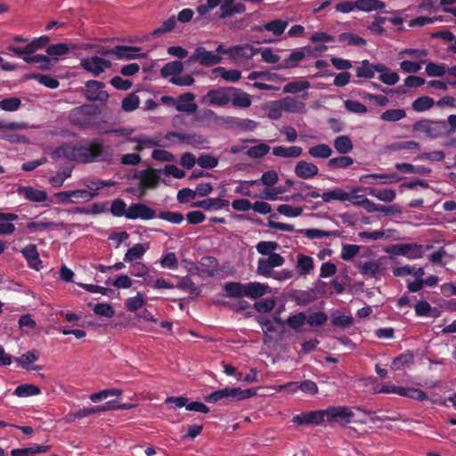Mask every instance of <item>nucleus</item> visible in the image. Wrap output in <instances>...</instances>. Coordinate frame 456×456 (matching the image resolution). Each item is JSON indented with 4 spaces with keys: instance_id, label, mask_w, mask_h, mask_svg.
<instances>
[{
    "instance_id": "obj_13",
    "label": "nucleus",
    "mask_w": 456,
    "mask_h": 456,
    "mask_svg": "<svg viewBox=\"0 0 456 456\" xmlns=\"http://www.w3.org/2000/svg\"><path fill=\"white\" fill-rule=\"evenodd\" d=\"M157 212L154 208L148 207L142 203H134L127 208L126 218L127 219H137L150 220L156 217Z\"/></svg>"
},
{
    "instance_id": "obj_2",
    "label": "nucleus",
    "mask_w": 456,
    "mask_h": 456,
    "mask_svg": "<svg viewBox=\"0 0 456 456\" xmlns=\"http://www.w3.org/2000/svg\"><path fill=\"white\" fill-rule=\"evenodd\" d=\"M256 395L255 388L241 389L240 387H224L214 391L208 395L204 397L207 403H216L222 399H226L231 402L240 401L251 398Z\"/></svg>"
},
{
    "instance_id": "obj_28",
    "label": "nucleus",
    "mask_w": 456,
    "mask_h": 456,
    "mask_svg": "<svg viewBox=\"0 0 456 456\" xmlns=\"http://www.w3.org/2000/svg\"><path fill=\"white\" fill-rule=\"evenodd\" d=\"M338 40L339 43L343 44V45L346 46H364L366 45V40L352 32H343L338 35Z\"/></svg>"
},
{
    "instance_id": "obj_18",
    "label": "nucleus",
    "mask_w": 456,
    "mask_h": 456,
    "mask_svg": "<svg viewBox=\"0 0 456 456\" xmlns=\"http://www.w3.org/2000/svg\"><path fill=\"white\" fill-rule=\"evenodd\" d=\"M294 172L301 179H310L318 175L319 168L314 163L300 160L295 166Z\"/></svg>"
},
{
    "instance_id": "obj_25",
    "label": "nucleus",
    "mask_w": 456,
    "mask_h": 456,
    "mask_svg": "<svg viewBox=\"0 0 456 456\" xmlns=\"http://www.w3.org/2000/svg\"><path fill=\"white\" fill-rule=\"evenodd\" d=\"M288 26V21L282 20H273L261 26H256L254 30L263 31L267 30L273 33L275 36H281Z\"/></svg>"
},
{
    "instance_id": "obj_10",
    "label": "nucleus",
    "mask_w": 456,
    "mask_h": 456,
    "mask_svg": "<svg viewBox=\"0 0 456 456\" xmlns=\"http://www.w3.org/2000/svg\"><path fill=\"white\" fill-rule=\"evenodd\" d=\"M324 416L328 421L347 424L351 422L354 414L347 406H334L324 410Z\"/></svg>"
},
{
    "instance_id": "obj_4",
    "label": "nucleus",
    "mask_w": 456,
    "mask_h": 456,
    "mask_svg": "<svg viewBox=\"0 0 456 456\" xmlns=\"http://www.w3.org/2000/svg\"><path fill=\"white\" fill-rule=\"evenodd\" d=\"M86 87L82 90V94L89 102H106L110 94L104 90L105 84L98 80H88L86 82Z\"/></svg>"
},
{
    "instance_id": "obj_9",
    "label": "nucleus",
    "mask_w": 456,
    "mask_h": 456,
    "mask_svg": "<svg viewBox=\"0 0 456 456\" xmlns=\"http://www.w3.org/2000/svg\"><path fill=\"white\" fill-rule=\"evenodd\" d=\"M80 66L85 70L97 77L103 73L105 69L111 67V61L99 56H93L91 58L82 59L80 61Z\"/></svg>"
},
{
    "instance_id": "obj_63",
    "label": "nucleus",
    "mask_w": 456,
    "mask_h": 456,
    "mask_svg": "<svg viewBox=\"0 0 456 456\" xmlns=\"http://www.w3.org/2000/svg\"><path fill=\"white\" fill-rule=\"evenodd\" d=\"M328 321V315L324 312H315L306 316V322L311 327L322 326Z\"/></svg>"
},
{
    "instance_id": "obj_31",
    "label": "nucleus",
    "mask_w": 456,
    "mask_h": 456,
    "mask_svg": "<svg viewBox=\"0 0 456 456\" xmlns=\"http://www.w3.org/2000/svg\"><path fill=\"white\" fill-rule=\"evenodd\" d=\"M305 54L303 50H297L291 53L281 64H279L276 69H286L297 67L298 62L305 58Z\"/></svg>"
},
{
    "instance_id": "obj_16",
    "label": "nucleus",
    "mask_w": 456,
    "mask_h": 456,
    "mask_svg": "<svg viewBox=\"0 0 456 456\" xmlns=\"http://www.w3.org/2000/svg\"><path fill=\"white\" fill-rule=\"evenodd\" d=\"M359 272L366 276L379 278L385 274L386 267L383 265L382 258L377 261H368L361 264L358 267Z\"/></svg>"
},
{
    "instance_id": "obj_53",
    "label": "nucleus",
    "mask_w": 456,
    "mask_h": 456,
    "mask_svg": "<svg viewBox=\"0 0 456 456\" xmlns=\"http://www.w3.org/2000/svg\"><path fill=\"white\" fill-rule=\"evenodd\" d=\"M406 117V111L403 109H391L384 111L380 118L384 121L395 122Z\"/></svg>"
},
{
    "instance_id": "obj_36",
    "label": "nucleus",
    "mask_w": 456,
    "mask_h": 456,
    "mask_svg": "<svg viewBox=\"0 0 456 456\" xmlns=\"http://www.w3.org/2000/svg\"><path fill=\"white\" fill-rule=\"evenodd\" d=\"M69 120L74 125L80 128H92L93 123L87 116L83 115L81 111L77 112V108L73 109L69 114Z\"/></svg>"
},
{
    "instance_id": "obj_34",
    "label": "nucleus",
    "mask_w": 456,
    "mask_h": 456,
    "mask_svg": "<svg viewBox=\"0 0 456 456\" xmlns=\"http://www.w3.org/2000/svg\"><path fill=\"white\" fill-rule=\"evenodd\" d=\"M268 286L260 282H249L245 284V296L258 298L266 294Z\"/></svg>"
},
{
    "instance_id": "obj_54",
    "label": "nucleus",
    "mask_w": 456,
    "mask_h": 456,
    "mask_svg": "<svg viewBox=\"0 0 456 456\" xmlns=\"http://www.w3.org/2000/svg\"><path fill=\"white\" fill-rule=\"evenodd\" d=\"M387 149L395 151L402 150L419 151L420 149V144L415 141H403L391 143L387 146Z\"/></svg>"
},
{
    "instance_id": "obj_35",
    "label": "nucleus",
    "mask_w": 456,
    "mask_h": 456,
    "mask_svg": "<svg viewBox=\"0 0 456 456\" xmlns=\"http://www.w3.org/2000/svg\"><path fill=\"white\" fill-rule=\"evenodd\" d=\"M25 79H36L40 84L51 89H55L60 85L59 81L55 77L40 73L27 74L25 75Z\"/></svg>"
},
{
    "instance_id": "obj_29",
    "label": "nucleus",
    "mask_w": 456,
    "mask_h": 456,
    "mask_svg": "<svg viewBox=\"0 0 456 456\" xmlns=\"http://www.w3.org/2000/svg\"><path fill=\"white\" fill-rule=\"evenodd\" d=\"M303 149L299 146H276L273 148V154L281 158H298L301 156Z\"/></svg>"
},
{
    "instance_id": "obj_15",
    "label": "nucleus",
    "mask_w": 456,
    "mask_h": 456,
    "mask_svg": "<svg viewBox=\"0 0 456 456\" xmlns=\"http://www.w3.org/2000/svg\"><path fill=\"white\" fill-rule=\"evenodd\" d=\"M324 410L313 411L294 416L292 422L299 426L310 424L319 425L324 420Z\"/></svg>"
},
{
    "instance_id": "obj_27",
    "label": "nucleus",
    "mask_w": 456,
    "mask_h": 456,
    "mask_svg": "<svg viewBox=\"0 0 456 456\" xmlns=\"http://www.w3.org/2000/svg\"><path fill=\"white\" fill-rule=\"evenodd\" d=\"M109 409H110V406H103V405L94 406V407H90V408L85 407L83 409L78 410L77 411L69 413L67 416V419L69 421H73L77 419L86 418V417H88L94 413L109 411Z\"/></svg>"
},
{
    "instance_id": "obj_17",
    "label": "nucleus",
    "mask_w": 456,
    "mask_h": 456,
    "mask_svg": "<svg viewBox=\"0 0 456 456\" xmlns=\"http://www.w3.org/2000/svg\"><path fill=\"white\" fill-rule=\"evenodd\" d=\"M117 60H134L138 58H145L146 53H142L141 47L116 45Z\"/></svg>"
},
{
    "instance_id": "obj_3",
    "label": "nucleus",
    "mask_w": 456,
    "mask_h": 456,
    "mask_svg": "<svg viewBox=\"0 0 456 456\" xmlns=\"http://www.w3.org/2000/svg\"><path fill=\"white\" fill-rule=\"evenodd\" d=\"M319 197H322L324 202H330L331 200L346 201L348 199H350V194L345 191L342 188L336 187L332 190L323 192L322 194H320L316 191H311L305 195L297 193L294 194L291 199L306 201L308 199H317Z\"/></svg>"
},
{
    "instance_id": "obj_11",
    "label": "nucleus",
    "mask_w": 456,
    "mask_h": 456,
    "mask_svg": "<svg viewBox=\"0 0 456 456\" xmlns=\"http://www.w3.org/2000/svg\"><path fill=\"white\" fill-rule=\"evenodd\" d=\"M222 58L218 54H214L206 50L205 47H197L195 53L188 59L189 63L199 62L205 67H211L220 63Z\"/></svg>"
},
{
    "instance_id": "obj_50",
    "label": "nucleus",
    "mask_w": 456,
    "mask_h": 456,
    "mask_svg": "<svg viewBox=\"0 0 456 456\" xmlns=\"http://www.w3.org/2000/svg\"><path fill=\"white\" fill-rule=\"evenodd\" d=\"M435 105V101L429 96H420L412 103V109L417 112H421L431 109Z\"/></svg>"
},
{
    "instance_id": "obj_47",
    "label": "nucleus",
    "mask_w": 456,
    "mask_h": 456,
    "mask_svg": "<svg viewBox=\"0 0 456 456\" xmlns=\"http://www.w3.org/2000/svg\"><path fill=\"white\" fill-rule=\"evenodd\" d=\"M212 73L216 76H220L222 78L231 82H236L240 78L241 73L240 70L231 69L227 70L223 67L215 68Z\"/></svg>"
},
{
    "instance_id": "obj_39",
    "label": "nucleus",
    "mask_w": 456,
    "mask_h": 456,
    "mask_svg": "<svg viewBox=\"0 0 456 456\" xmlns=\"http://www.w3.org/2000/svg\"><path fill=\"white\" fill-rule=\"evenodd\" d=\"M297 258V268L301 275H307L314 270V260L311 256L298 254Z\"/></svg>"
},
{
    "instance_id": "obj_20",
    "label": "nucleus",
    "mask_w": 456,
    "mask_h": 456,
    "mask_svg": "<svg viewBox=\"0 0 456 456\" xmlns=\"http://www.w3.org/2000/svg\"><path fill=\"white\" fill-rule=\"evenodd\" d=\"M21 253L28 261V265L30 268L35 270H39L42 268V261L39 258V254L35 244L27 245L21 250Z\"/></svg>"
},
{
    "instance_id": "obj_59",
    "label": "nucleus",
    "mask_w": 456,
    "mask_h": 456,
    "mask_svg": "<svg viewBox=\"0 0 456 456\" xmlns=\"http://www.w3.org/2000/svg\"><path fill=\"white\" fill-rule=\"evenodd\" d=\"M306 322V314L303 312L290 315L286 320V324L295 330H299Z\"/></svg>"
},
{
    "instance_id": "obj_14",
    "label": "nucleus",
    "mask_w": 456,
    "mask_h": 456,
    "mask_svg": "<svg viewBox=\"0 0 456 456\" xmlns=\"http://www.w3.org/2000/svg\"><path fill=\"white\" fill-rule=\"evenodd\" d=\"M86 45H77L73 43H58L48 46L46 48V53L48 55L53 57V62L55 63L58 61L59 56L65 55L70 53L71 51L77 49H86Z\"/></svg>"
},
{
    "instance_id": "obj_48",
    "label": "nucleus",
    "mask_w": 456,
    "mask_h": 456,
    "mask_svg": "<svg viewBox=\"0 0 456 456\" xmlns=\"http://www.w3.org/2000/svg\"><path fill=\"white\" fill-rule=\"evenodd\" d=\"M108 206H109V201L94 203L90 208H76L75 213L86 214V215H97V214L107 212L109 210Z\"/></svg>"
},
{
    "instance_id": "obj_30",
    "label": "nucleus",
    "mask_w": 456,
    "mask_h": 456,
    "mask_svg": "<svg viewBox=\"0 0 456 456\" xmlns=\"http://www.w3.org/2000/svg\"><path fill=\"white\" fill-rule=\"evenodd\" d=\"M222 2L223 0H206L205 4L197 6V12L200 16L208 19L209 21H213L210 20L211 15L215 13L213 11L217 7L220 8Z\"/></svg>"
},
{
    "instance_id": "obj_22",
    "label": "nucleus",
    "mask_w": 456,
    "mask_h": 456,
    "mask_svg": "<svg viewBox=\"0 0 456 456\" xmlns=\"http://www.w3.org/2000/svg\"><path fill=\"white\" fill-rule=\"evenodd\" d=\"M195 95L192 93H185L178 97L175 109L181 112L194 113L197 110V104L192 102Z\"/></svg>"
},
{
    "instance_id": "obj_41",
    "label": "nucleus",
    "mask_w": 456,
    "mask_h": 456,
    "mask_svg": "<svg viewBox=\"0 0 456 456\" xmlns=\"http://www.w3.org/2000/svg\"><path fill=\"white\" fill-rule=\"evenodd\" d=\"M334 147L340 154L350 152L353 148V142L348 135H340L334 140Z\"/></svg>"
},
{
    "instance_id": "obj_32",
    "label": "nucleus",
    "mask_w": 456,
    "mask_h": 456,
    "mask_svg": "<svg viewBox=\"0 0 456 456\" xmlns=\"http://www.w3.org/2000/svg\"><path fill=\"white\" fill-rule=\"evenodd\" d=\"M379 179V183L382 184L397 183L402 180V177L399 176L396 173L392 174H370L362 175L360 177V182L366 183L367 179Z\"/></svg>"
},
{
    "instance_id": "obj_45",
    "label": "nucleus",
    "mask_w": 456,
    "mask_h": 456,
    "mask_svg": "<svg viewBox=\"0 0 456 456\" xmlns=\"http://www.w3.org/2000/svg\"><path fill=\"white\" fill-rule=\"evenodd\" d=\"M41 393L39 387L33 384H23L18 386L13 391V395L18 397H28L37 395Z\"/></svg>"
},
{
    "instance_id": "obj_37",
    "label": "nucleus",
    "mask_w": 456,
    "mask_h": 456,
    "mask_svg": "<svg viewBox=\"0 0 456 456\" xmlns=\"http://www.w3.org/2000/svg\"><path fill=\"white\" fill-rule=\"evenodd\" d=\"M183 70V64L178 61H173L166 63L160 69L162 77H168L170 76L175 77L182 73Z\"/></svg>"
},
{
    "instance_id": "obj_43",
    "label": "nucleus",
    "mask_w": 456,
    "mask_h": 456,
    "mask_svg": "<svg viewBox=\"0 0 456 456\" xmlns=\"http://www.w3.org/2000/svg\"><path fill=\"white\" fill-rule=\"evenodd\" d=\"M385 3L380 0H356V9L362 12L381 10Z\"/></svg>"
},
{
    "instance_id": "obj_26",
    "label": "nucleus",
    "mask_w": 456,
    "mask_h": 456,
    "mask_svg": "<svg viewBox=\"0 0 456 456\" xmlns=\"http://www.w3.org/2000/svg\"><path fill=\"white\" fill-rule=\"evenodd\" d=\"M229 206V201L227 200L223 199H205L203 200L196 201L191 204L193 208H201L205 210L210 209H220L224 207Z\"/></svg>"
},
{
    "instance_id": "obj_33",
    "label": "nucleus",
    "mask_w": 456,
    "mask_h": 456,
    "mask_svg": "<svg viewBox=\"0 0 456 456\" xmlns=\"http://www.w3.org/2000/svg\"><path fill=\"white\" fill-rule=\"evenodd\" d=\"M286 387H295L294 390L300 389L301 391L309 393L311 395H315L318 392V387L316 383L310 379L304 380L300 384H297V382H289L287 384L281 385L280 389H285Z\"/></svg>"
},
{
    "instance_id": "obj_57",
    "label": "nucleus",
    "mask_w": 456,
    "mask_h": 456,
    "mask_svg": "<svg viewBox=\"0 0 456 456\" xmlns=\"http://www.w3.org/2000/svg\"><path fill=\"white\" fill-rule=\"evenodd\" d=\"M139 103V97L134 93H131L122 100L121 107L124 111L130 112L136 110Z\"/></svg>"
},
{
    "instance_id": "obj_5",
    "label": "nucleus",
    "mask_w": 456,
    "mask_h": 456,
    "mask_svg": "<svg viewBox=\"0 0 456 456\" xmlns=\"http://www.w3.org/2000/svg\"><path fill=\"white\" fill-rule=\"evenodd\" d=\"M386 252L395 256H403L409 259L421 258L424 255L423 246L417 243L394 244L387 247Z\"/></svg>"
},
{
    "instance_id": "obj_1",
    "label": "nucleus",
    "mask_w": 456,
    "mask_h": 456,
    "mask_svg": "<svg viewBox=\"0 0 456 456\" xmlns=\"http://www.w3.org/2000/svg\"><path fill=\"white\" fill-rule=\"evenodd\" d=\"M54 159L66 158L79 163L110 161L113 157V149L104 145L101 140L86 141L76 145L60 146L53 152Z\"/></svg>"
},
{
    "instance_id": "obj_56",
    "label": "nucleus",
    "mask_w": 456,
    "mask_h": 456,
    "mask_svg": "<svg viewBox=\"0 0 456 456\" xmlns=\"http://www.w3.org/2000/svg\"><path fill=\"white\" fill-rule=\"evenodd\" d=\"M356 76L363 78H372L375 76L373 64L368 60H363L361 66L356 68Z\"/></svg>"
},
{
    "instance_id": "obj_19",
    "label": "nucleus",
    "mask_w": 456,
    "mask_h": 456,
    "mask_svg": "<svg viewBox=\"0 0 456 456\" xmlns=\"http://www.w3.org/2000/svg\"><path fill=\"white\" fill-rule=\"evenodd\" d=\"M275 104L280 105L284 111L289 113H304L305 111V103L290 96L282 98Z\"/></svg>"
},
{
    "instance_id": "obj_40",
    "label": "nucleus",
    "mask_w": 456,
    "mask_h": 456,
    "mask_svg": "<svg viewBox=\"0 0 456 456\" xmlns=\"http://www.w3.org/2000/svg\"><path fill=\"white\" fill-rule=\"evenodd\" d=\"M297 232L304 234L306 238L310 240L316 238L321 239L325 237H336L338 235L337 231L330 232L320 229H299L297 230Z\"/></svg>"
},
{
    "instance_id": "obj_64",
    "label": "nucleus",
    "mask_w": 456,
    "mask_h": 456,
    "mask_svg": "<svg viewBox=\"0 0 456 456\" xmlns=\"http://www.w3.org/2000/svg\"><path fill=\"white\" fill-rule=\"evenodd\" d=\"M273 266L272 264L268 261L267 258H259L257 261V268L256 273L259 275L265 276V277H270L273 275Z\"/></svg>"
},
{
    "instance_id": "obj_23",
    "label": "nucleus",
    "mask_w": 456,
    "mask_h": 456,
    "mask_svg": "<svg viewBox=\"0 0 456 456\" xmlns=\"http://www.w3.org/2000/svg\"><path fill=\"white\" fill-rule=\"evenodd\" d=\"M17 192L33 202H43L47 199L46 191L35 189L32 186L19 187Z\"/></svg>"
},
{
    "instance_id": "obj_52",
    "label": "nucleus",
    "mask_w": 456,
    "mask_h": 456,
    "mask_svg": "<svg viewBox=\"0 0 456 456\" xmlns=\"http://www.w3.org/2000/svg\"><path fill=\"white\" fill-rule=\"evenodd\" d=\"M176 288L188 290L191 295L199 296L200 293V289L195 285L190 276L182 277L176 284Z\"/></svg>"
},
{
    "instance_id": "obj_51",
    "label": "nucleus",
    "mask_w": 456,
    "mask_h": 456,
    "mask_svg": "<svg viewBox=\"0 0 456 456\" xmlns=\"http://www.w3.org/2000/svg\"><path fill=\"white\" fill-rule=\"evenodd\" d=\"M39 353L37 350H31L28 351L23 354H21L20 357L16 358L15 361L21 365L22 368L28 370L29 364L35 362L38 360Z\"/></svg>"
},
{
    "instance_id": "obj_8",
    "label": "nucleus",
    "mask_w": 456,
    "mask_h": 456,
    "mask_svg": "<svg viewBox=\"0 0 456 456\" xmlns=\"http://www.w3.org/2000/svg\"><path fill=\"white\" fill-rule=\"evenodd\" d=\"M232 92H234L232 86L211 89L202 99V102H206L208 99L209 105L224 106L231 102V98L233 96Z\"/></svg>"
},
{
    "instance_id": "obj_24",
    "label": "nucleus",
    "mask_w": 456,
    "mask_h": 456,
    "mask_svg": "<svg viewBox=\"0 0 456 456\" xmlns=\"http://www.w3.org/2000/svg\"><path fill=\"white\" fill-rule=\"evenodd\" d=\"M158 172L161 173L162 171L161 169L157 170L154 168H149L142 170L140 175H136V177L142 179V183L144 187L155 188L158 186L159 181V177L157 175Z\"/></svg>"
},
{
    "instance_id": "obj_62",
    "label": "nucleus",
    "mask_w": 456,
    "mask_h": 456,
    "mask_svg": "<svg viewBox=\"0 0 456 456\" xmlns=\"http://www.w3.org/2000/svg\"><path fill=\"white\" fill-rule=\"evenodd\" d=\"M277 211L279 214L284 215L288 217H297L302 215L303 208L300 207H292L288 204H282L277 208Z\"/></svg>"
},
{
    "instance_id": "obj_38",
    "label": "nucleus",
    "mask_w": 456,
    "mask_h": 456,
    "mask_svg": "<svg viewBox=\"0 0 456 456\" xmlns=\"http://www.w3.org/2000/svg\"><path fill=\"white\" fill-rule=\"evenodd\" d=\"M233 96L231 98V102L233 106L248 108L251 105V100L247 93L235 87H233Z\"/></svg>"
},
{
    "instance_id": "obj_7",
    "label": "nucleus",
    "mask_w": 456,
    "mask_h": 456,
    "mask_svg": "<svg viewBox=\"0 0 456 456\" xmlns=\"http://www.w3.org/2000/svg\"><path fill=\"white\" fill-rule=\"evenodd\" d=\"M165 138L172 142H175V139L179 144H186L194 148H199L208 142V139L205 136L196 133L167 132Z\"/></svg>"
},
{
    "instance_id": "obj_55",
    "label": "nucleus",
    "mask_w": 456,
    "mask_h": 456,
    "mask_svg": "<svg viewBox=\"0 0 456 456\" xmlns=\"http://www.w3.org/2000/svg\"><path fill=\"white\" fill-rule=\"evenodd\" d=\"M176 25V18L175 15L171 16L167 20L162 21L161 25L155 28L151 35L154 37H159L164 33L172 31Z\"/></svg>"
},
{
    "instance_id": "obj_60",
    "label": "nucleus",
    "mask_w": 456,
    "mask_h": 456,
    "mask_svg": "<svg viewBox=\"0 0 456 456\" xmlns=\"http://www.w3.org/2000/svg\"><path fill=\"white\" fill-rule=\"evenodd\" d=\"M110 213L117 217L126 216L127 214L126 204L122 199H116L111 202Z\"/></svg>"
},
{
    "instance_id": "obj_42",
    "label": "nucleus",
    "mask_w": 456,
    "mask_h": 456,
    "mask_svg": "<svg viewBox=\"0 0 456 456\" xmlns=\"http://www.w3.org/2000/svg\"><path fill=\"white\" fill-rule=\"evenodd\" d=\"M226 297H240L245 296V284L236 281H230L224 284Z\"/></svg>"
},
{
    "instance_id": "obj_49",
    "label": "nucleus",
    "mask_w": 456,
    "mask_h": 456,
    "mask_svg": "<svg viewBox=\"0 0 456 456\" xmlns=\"http://www.w3.org/2000/svg\"><path fill=\"white\" fill-rule=\"evenodd\" d=\"M146 250L147 248L142 244L137 243L126 251L124 261L133 262L139 260L142 257Z\"/></svg>"
},
{
    "instance_id": "obj_58",
    "label": "nucleus",
    "mask_w": 456,
    "mask_h": 456,
    "mask_svg": "<svg viewBox=\"0 0 456 456\" xmlns=\"http://www.w3.org/2000/svg\"><path fill=\"white\" fill-rule=\"evenodd\" d=\"M226 123L231 126L240 127L243 130H253L257 126L256 122L251 119H241L238 118H230Z\"/></svg>"
},
{
    "instance_id": "obj_61",
    "label": "nucleus",
    "mask_w": 456,
    "mask_h": 456,
    "mask_svg": "<svg viewBox=\"0 0 456 456\" xmlns=\"http://www.w3.org/2000/svg\"><path fill=\"white\" fill-rule=\"evenodd\" d=\"M310 86V83L306 80H299L295 82L288 83L283 87L284 93L297 94Z\"/></svg>"
},
{
    "instance_id": "obj_12",
    "label": "nucleus",
    "mask_w": 456,
    "mask_h": 456,
    "mask_svg": "<svg viewBox=\"0 0 456 456\" xmlns=\"http://www.w3.org/2000/svg\"><path fill=\"white\" fill-rule=\"evenodd\" d=\"M260 51L261 48H255L248 44L233 45L228 48L230 59L236 62L249 60Z\"/></svg>"
},
{
    "instance_id": "obj_21",
    "label": "nucleus",
    "mask_w": 456,
    "mask_h": 456,
    "mask_svg": "<svg viewBox=\"0 0 456 456\" xmlns=\"http://www.w3.org/2000/svg\"><path fill=\"white\" fill-rule=\"evenodd\" d=\"M246 11V6L242 3H233L222 11H216L211 15L210 20H219L233 16L237 13H243Z\"/></svg>"
},
{
    "instance_id": "obj_46",
    "label": "nucleus",
    "mask_w": 456,
    "mask_h": 456,
    "mask_svg": "<svg viewBox=\"0 0 456 456\" xmlns=\"http://www.w3.org/2000/svg\"><path fill=\"white\" fill-rule=\"evenodd\" d=\"M354 159L348 156H339L330 159L327 162L330 169H344L353 165Z\"/></svg>"
},
{
    "instance_id": "obj_6",
    "label": "nucleus",
    "mask_w": 456,
    "mask_h": 456,
    "mask_svg": "<svg viewBox=\"0 0 456 456\" xmlns=\"http://www.w3.org/2000/svg\"><path fill=\"white\" fill-rule=\"evenodd\" d=\"M412 129L416 132H424L430 138H437L444 134L446 123L445 121L423 119L415 122Z\"/></svg>"
},
{
    "instance_id": "obj_44",
    "label": "nucleus",
    "mask_w": 456,
    "mask_h": 456,
    "mask_svg": "<svg viewBox=\"0 0 456 456\" xmlns=\"http://www.w3.org/2000/svg\"><path fill=\"white\" fill-rule=\"evenodd\" d=\"M308 153L313 158L328 159L333 151L328 144L321 143L309 148Z\"/></svg>"
}]
</instances>
